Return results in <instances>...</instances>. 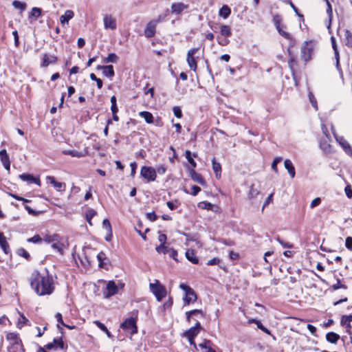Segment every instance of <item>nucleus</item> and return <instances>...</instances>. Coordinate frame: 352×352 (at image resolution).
I'll list each match as a JSON object with an SVG mask.
<instances>
[{
  "mask_svg": "<svg viewBox=\"0 0 352 352\" xmlns=\"http://www.w3.org/2000/svg\"><path fill=\"white\" fill-rule=\"evenodd\" d=\"M30 285L38 296L50 295L55 289L53 276L47 272L45 274L33 273L30 278Z\"/></svg>",
  "mask_w": 352,
  "mask_h": 352,
  "instance_id": "f257e3e1",
  "label": "nucleus"
},
{
  "mask_svg": "<svg viewBox=\"0 0 352 352\" xmlns=\"http://www.w3.org/2000/svg\"><path fill=\"white\" fill-rule=\"evenodd\" d=\"M273 21L278 32L285 39L290 41V46L295 44V41L293 39L292 35L287 32V27L282 23V18L279 15L274 16Z\"/></svg>",
  "mask_w": 352,
  "mask_h": 352,
  "instance_id": "f03ea898",
  "label": "nucleus"
},
{
  "mask_svg": "<svg viewBox=\"0 0 352 352\" xmlns=\"http://www.w3.org/2000/svg\"><path fill=\"white\" fill-rule=\"evenodd\" d=\"M150 289L155 295L158 301H161L166 295V288L162 285L159 280H155V283L150 284Z\"/></svg>",
  "mask_w": 352,
  "mask_h": 352,
  "instance_id": "7ed1b4c3",
  "label": "nucleus"
},
{
  "mask_svg": "<svg viewBox=\"0 0 352 352\" xmlns=\"http://www.w3.org/2000/svg\"><path fill=\"white\" fill-rule=\"evenodd\" d=\"M179 288L185 292V296L184 297L185 304L188 305L196 301L197 295L190 287L184 283H181Z\"/></svg>",
  "mask_w": 352,
  "mask_h": 352,
  "instance_id": "20e7f679",
  "label": "nucleus"
},
{
  "mask_svg": "<svg viewBox=\"0 0 352 352\" xmlns=\"http://www.w3.org/2000/svg\"><path fill=\"white\" fill-rule=\"evenodd\" d=\"M163 20L161 15L158 16L157 19L149 21L144 30V36L146 38H151L155 36L156 32L157 25Z\"/></svg>",
  "mask_w": 352,
  "mask_h": 352,
  "instance_id": "39448f33",
  "label": "nucleus"
},
{
  "mask_svg": "<svg viewBox=\"0 0 352 352\" xmlns=\"http://www.w3.org/2000/svg\"><path fill=\"white\" fill-rule=\"evenodd\" d=\"M120 328L129 331L131 334L136 333L138 327L136 326V319L133 317H130L126 319L121 324Z\"/></svg>",
  "mask_w": 352,
  "mask_h": 352,
  "instance_id": "423d86ee",
  "label": "nucleus"
},
{
  "mask_svg": "<svg viewBox=\"0 0 352 352\" xmlns=\"http://www.w3.org/2000/svg\"><path fill=\"white\" fill-rule=\"evenodd\" d=\"M333 134L336 142L342 148L345 153L352 157V146L349 142L344 137L338 135L334 131H333Z\"/></svg>",
  "mask_w": 352,
  "mask_h": 352,
  "instance_id": "0eeeda50",
  "label": "nucleus"
},
{
  "mask_svg": "<svg viewBox=\"0 0 352 352\" xmlns=\"http://www.w3.org/2000/svg\"><path fill=\"white\" fill-rule=\"evenodd\" d=\"M140 175L147 182H153L157 177L155 169L151 166H142L140 170Z\"/></svg>",
  "mask_w": 352,
  "mask_h": 352,
  "instance_id": "6e6552de",
  "label": "nucleus"
},
{
  "mask_svg": "<svg viewBox=\"0 0 352 352\" xmlns=\"http://www.w3.org/2000/svg\"><path fill=\"white\" fill-rule=\"evenodd\" d=\"M200 329V323L199 321H197L195 325L190 329H189L187 331L185 332L184 336L188 338L190 344L191 345H194L196 347V344L194 342V338L197 336Z\"/></svg>",
  "mask_w": 352,
  "mask_h": 352,
  "instance_id": "1a4fd4ad",
  "label": "nucleus"
},
{
  "mask_svg": "<svg viewBox=\"0 0 352 352\" xmlns=\"http://www.w3.org/2000/svg\"><path fill=\"white\" fill-rule=\"evenodd\" d=\"M198 48H192L187 53L186 61L190 68L194 72L197 71V61L195 57V54L197 52Z\"/></svg>",
  "mask_w": 352,
  "mask_h": 352,
  "instance_id": "9d476101",
  "label": "nucleus"
},
{
  "mask_svg": "<svg viewBox=\"0 0 352 352\" xmlns=\"http://www.w3.org/2000/svg\"><path fill=\"white\" fill-rule=\"evenodd\" d=\"M103 25L105 30H115L117 28L116 19L111 14L103 16Z\"/></svg>",
  "mask_w": 352,
  "mask_h": 352,
  "instance_id": "9b49d317",
  "label": "nucleus"
},
{
  "mask_svg": "<svg viewBox=\"0 0 352 352\" xmlns=\"http://www.w3.org/2000/svg\"><path fill=\"white\" fill-rule=\"evenodd\" d=\"M188 4L183 2H173L170 6V12L173 14L178 16L182 14L185 10H188Z\"/></svg>",
  "mask_w": 352,
  "mask_h": 352,
  "instance_id": "f8f14e48",
  "label": "nucleus"
},
{
  "mask_svg": "<svg viewBox=\"0 0 352 352\" xmlns=\"http://www.w3.org/2000/svg\"><path fill=\"white\" fill-rule=\"evenodd\" d=\"M67 242L63 237L58 234V239L52 243V248L59 252L60 254H63L64 250L67 248Z\"/></svg>",
  "mask_w": 352,
  "mask_h": 352,
  "instance_id": "ddd939ff",
  "label": "nucleus"
},
{
  "mask_svg": "<svg viewBox=\"0 0 352 352\" xmlns=\"http://www.w3.org/2000/svg\"><path fill=\"white\" fill-rule=\"evenodd\" d=\"M118 292V288L115 282L110 280L107 283L106 290L104 292V296L106 298L116 294Z\"/></svg>",
  "mask_w": 352,
  "mask_h": 352,
  "instance_id": "4468645a",
  "label": "nucleus"
},
{
  "mask_svg": "<svg viewBox=\"0 0 352 352\" xmlns=\"http://www.w3.org/2000/svg\"><path fill=\"white\" fill-rule=\"evenodd\" d=\"M46 180L52 185H53L55 189L58 192H63L66 189L65 183L56 181L54 177L53 176H47Z\"/></svg>",
  "mask_w": 352,
  "mask_h": 352,
  "instance_id": "2eb2a0df",
  "label": "nucleus"
},
{
  "mask_svg": "<svg viewBox=\"0 0 352 352\" xmlns=\"http://www.w3.org/2000/svg\"><path fill=\"white\" fill-rule=\"evenodd\" d=\"M0 160L5 169L8 171H10V161L9 155L6 149H2L0 151Z\"/></svg>",
  "mask_w": 352,
  "mask_h": 352,
  "instance_id": "dca6fc26",
  "label": "nucleus"
},
{
  "mask_svg": "<svg viewBox=\"0 0 352 352\" xmlns=\"http://www.w3.org/2000/svg\"><path fill=\"white\" fill-rule=\"evenodd\" d=\"M19 178L23 182H26L28 184H36L38 186H41V180L38 177H34L32 175L23 173L19 175Z\"/></svg>",
  "mask_w": 352,
  "mask_h": 352,
  "instance_id": "f3484780",
  "label": "nucleus"
},
{
  "mask_svg": "<svg viewBox=\"0 0 352 352\" xmlns=\"http://www.w3.org/2000/svg\"><path fill=\"white\" fill-rule=\"evenodd\" d=\"M186 314L188 322H190L191 319H193L197 322L198 321L197 318H201L204 317L203 311L200 309H194L186 312Z\"/></svg>",
  "mask_w": 352,
  "mask_h": 352,
  "instance_id": "a211bd4d",
  "label": "nucleus"
},
{
  "mask_svg": "<svg viewBox=\"0 0 352 352\" xmlns=\"http://www.w3.org/2000/svg\"><path fill=\"white\" fill-rule=\"evenodd\" d=\"M312 50L310 46L305 43L301 49V57L305 61H308L311 56Z\"/></svg>",
  "mask_w": 352,
  "mask_h": 352,
  "instance_id": "6ab92c4d",
  "label": "nucleus"
},
{
  "mask_svg": "<svg viewBox=\"0 0 352 352\" xmlns=\"http://www.w3.org/2000/svg\"><path fill=\"white\" fill-rule=\"evenodd\" d=\"M97 68L98 69H102L103 75L107 77L112 78L115 75L112 65L98 66Z\"/></svg>",
  "mask_w": 352,
  "mask_h": 352,
  "instance_id": "aec40b11",
  "label": "nucleus"
},
{
  "mask_svg": "<svg viewBox=\"0 0 352 352\" xmlns=\"http://www.w3.org/2000/svg\"><path fill=\"white\" fill-rule=\"evenodd\" d=\"M74 16V13L71 10H67L65 12L64 14L61 15L60 17V23L63 25L65 24H67L69 21L72 19Z\"/></svg>",
  "mask_w": 352,
  "mask_h": 352,
  "instance_id": "412c9836",
  "label": "nucleus"
},
{
  "mask_svg": "<svg viewBox=\"0 0 352 352\" xmlns=\"http://www.w3.org/2000/svg\"><path fill=\"white\" fill-rule=\"evenodd\" d=\"M0 247L6 254L10 252L9 245L3 232H0Z\"/></svg>",
  "mask_w": 352,
  "mask_h": 352,
  "instance_id": "4be33fe9",
  "label": "nucleus"
},
{
  "mask_svg": "<svg viewBox=\"0 0 352 352\" xmlns=\"http://www.w3.org/2000/svg\"><path fill=\"white\" fill-rule=\"evenodd\" d=\"M190 176L193 181L197 182L198 184L202 186L206 185V182L202 176L199 173H196L195 170L192 169L190 170Z\"/></svg>",
  "mask_w": 352,
  "mask_h": 352,
  "instance_id": "5701e85b",
  "label": "nucleus"
},
{
  "mask_svg": "<svg viewBox=\"0 0 352 352\" xmlns=\"http://www.w3.org/2000/svg\"><path fill=\"white\" fill-rule=\"evenodd\" d=\"M285 168L287 170L288 173L291 176L292 178H294L296 175L295 168L292 162V161L289 159H287L284 162Z\"/></svg>",
  "mask_w": 352,
  "mask_h": 352,
  "instance_id": "b1692460",
  "label": "nucleus"
},
{
  "mask_svg": "<svg viewBox=\"0 0 352 352\" xmlns=\"http://www.w3.org/2000/svg\"><path fill=\"white\" fill-rule=\"evenodd\" d=\"M62 153L64 155H70L72 157H78V158L82 157L85 156V154L82 151H78L76 150L65 149V150H63Z\"/></svg>",
  "mask_w": 352,
  "mask_h": 352,
  "instance_id": "393cba45",
  "label": "nucleus"
},
{
  "mask_svg": "<svg viewBox=\"0 0 352 352\" xmlns=\"http://www.w3.org/2000/svg\"><path fill=\"white\" fill-rule=\"evenodd\" d=\"M56 346V348L64 349H65V344L62 340L61 338H54L53 343H50L47 344V349H51L54 347V346Z\"/></svg>",
  "mask_w": 352,
  "mask_h": 352,
  "instance_id": "a878e982",
  "label": "nucleus"
},
{
  "mask_svg": "<svg viewBox=\"0 0 352 352\" xmlns=\"http://www.w3.org/2000/svg\"><path fill=\"white\" fill-rule=\"evenodd\" d=\"M6 338L9 342L10 345L21 342V340L18 336V334L15 333H8L6 336Z\"/></svg>",
  "mask_w": 352,
  "mask_h": 352,
  "instance_id": "bb28decb",
  "label": "nucleus"
},
{
  "mask_svg": "<svg viewBox=\"0 0 352 352\" xmlns=\"http://www.w3.org/2000/svg\"><path fill=\"white\" fill-rule=\"evenodd\" d=\"M186 258L193 264H197L199 259L196 256L195 252L193 250H188L186 252Z\"/></svg>",
  "mask_w": 352,
  "mask_h": 352,
  "instance_id": "cd10ccee",
  "label": "nucleus"
},
{
  "mask_svg": "<svg viewBox=\"0 0 352 352\" xmlns=\"http://www.w3.org/2000/svg\"><path fill=\"white\" fill-rule=\"evenodd\" d=\"M291 47L292 46H289V47L287 50L289 55L290 56V58H289V60L288 62V65H289V68L291 69L292 76L294 77V76H295V74H294V67L297 64V61L296 60V58L294 56H293L292 55V54H291V50H290V47Z\"/></svg>",
  "mask_w": 352,
  "mask_h": 352,
  "instance_id": "c85d7f7f",
  "label": "nucleus"
},
{
  "mask_svg": "<svg viewBox=\"0 0 352 352\" xmlns=\"http://www.w3.org/2000/svg\"><path fill=\"white\" fill-rule=\"evenodd\" d=\"M212 169L215 173V176L217 178H220L221 173V164L216 162L215 158H213L212 160Z\"/></svg>",
  "mask_w": 352,
  "mask_h": 352,
  "instance_id": "c756f323",
  "label": "nucleus"
},
{
  "mask_svg": "<svg viewBox=\"0 0 352 352\" xmlns=\"http://www.w3.org/2000/svg\"><path fill=\"white\" fill-rule=\"evenodd\" d=\"M352 322V315L343 316L341 319V324L347 330L351 328V322Z\"/></svg>",
  "mask_w": 352,
  "mask_h": 352,
  "instance_id": "7c9ffc66",
  "label": "nucleus"
},
{
  "mask_svg": "<svg viewBox=\"0 0 352 352\" xmlns=\"http://www.w3.org/2000/svg\"><path fill=\"white\" fill-rule=\"evenodd\" d=\"M248 323L249 324H252V323H254L257 325V327L261 329V331H263V332H265V333L267 334H269L270 335L271 334V332L270 330H268L266 327H265L262 324L261 322L256 320V319H254V318H251L248 320Z\"/></svg>",
  "mask_w": 352,
  "mask_h": 352,
  "instance_id": "2f4dec72",
  "label": "nucleus"
},
{
  "mask_svg": "<svg viewBox=\"0 0 352 352\" xmlns=\"http://www.w3.org/2000/svg\"><path fill=\"white\" fill-rule=\"evenodd\" d=\"M139 115L141 118H144L147 123H153L154 118L151 113L148 111H141L139 113Z\"/></svg>",
  "mask_w": 352,
  "mask_h": 352,
  "instance_id": "473e14b6",
  "label": "nucleus"
},
{
  "mask_svg": "<svg viewBox=\"0 0 352 352\" xmlns=\"http://www.w3.org/2000/svg\"><path fill=\"white\" fill-rule=\"evenodd\" d=\"M231 14V9L226 5L222 6L219 11V15L223 19H227Z\"/></svg>",
  "mask_w": 352,
  "mask_h": 352,
  "instance_id": "72a5a7b5",
  "label": "nucleus"
},
{
  "mask_svg": "<svg viewBox=\"0 0 352 352\" xmlns=\"http://www.w3.org/2000/svg\"><path fill=\"white\" fill-rule=\"evenodd\" d=\"M326 339L328 342L336 344L340 339V336L334 332H329L326 335Z\"/></svg>",
  "mask_w": 352,
  "mask_h": 352,
  "instance_id": "f704fd0d",
  "label": "nucleus"
},
{
  "mask_svg": "<svg viewBox=\"0 0 352 352\" xmlns=\"http://www.w3.org/2000/svg\"><path fill=\"white\" fill-rule=\"evenodd\" d=\"M56 60H57V58L56 56H49L45 54L43 58L42 66L47 67L50 64L55 63L56 61Z\"/></svg>",
  "mask_w": 352,
  "mask_h": 352,
  "instance_id": "c9c22d12",
  "label": "nucleus"
},
{
  "mask_svg": "<svg viewBox=\"0 0 352 352\" xmlns=\"http://www.w3.org/2000/svg\"><path fill=\"white\" fill-rule=\"evenodd\" d=\"M320 147L326 153H330L332 152L331 146L327 140L321 141L320 143Z\"/></svg>",
  "mask_w": 352,
  "mask_h": 352,
  "instance_id": "e433bc0d",
  "label": "nucleus"
},
{
  "mask_svg": "<svg viewBox=\"0 0 352 352\" xmlns=\"http://www.w3.org/2000/svg\"><path fill=\"white\" fill-rule=\"evenodd\" d=\"M211 345V342L208 340H204L201 343L199 344V347L206 349V352H215V351L212 349Z\"/></svg>",
  "mask_w": 352,
  "mask_h": 352,
  "instance_id": "4c0bfd02",
  "label": "nucleus"
},
{
  "mask_svg": "<svg viewBox=\"0 0 352 352\" xmlns=\"http://www.w3.org/2000/svg\"><path fill=\"white\" fill-rule=\"evenodd\" d=\"M220 34L225 37L230 36L232 34L230 28L226 25H221L220 27Z\"/></svg>",
  "mask_w": 352,
  "mask_h": 352,
  "instance_id": "58836bf2",
  "label": "nucleus"
},
{
  "mask_svg": "<svg viewBox=\"0 0 352 352\" xmlns=\"http://www.w3.org/2000/svg\"><path fill=\"white\" fill-rule=\"evenodd\" d=\"M97 259L99 262V267L101 268H105L107 263L104 261L107 259L106 255L103 252H100L97 255Z\"/></svg>",
  "mask_w": 352,
  "mask_h": 352,
  "instance_id": "ea45409f",
  "label": "nucleus"
},
{
  "mask_svg": "<svg viewBox=\"0 0 352 352\" xmlns=\"http://www.w3.org/2000/svg\"><path fill=\"white\" fill-rule=\"evenodd\" d=\"M8 350L10 352H22L23 351V345L21 342L13 344L8 346Z\"/></svg>",
  "mask_w": 352,
  "mask_h": 352,
  "instance_id": "a19ab883",
  "label": "nucleus"
},
{
  "mask_svg": "<svg viewBox=\"0 0 352 352\" xmlns=\"http://www.w3.org/2000/svg\"><path fill=\"white\" fill-rule=\"evenodd\" d=\"M12 6L14 7V8L19 10L21 13H22L26 9V3L17 0L12 1Z\"/></svg>",
  "mask_w": 352,
  "mask_h": 352,
  "instance_id": "79ce46f5",
  "label": "nucleus"
},
{
  "mask_svg": "<svg viewBox=\"0 0 352 352\" xmlns=\"http://www.w3.org/2000/svg\"><path fill=\"white\" fill-rule=\"evenodd\" d=\"M259 194V190L254 188V185L252 184L250 187V190L248 192V198L250 199H253L256 197V196Z\"/></svg>",
  "mask_w": 352,
  "mask_h": 352,
  "instance_id": "37998d69",
  "label": "nucleus"
},
{
  "mask_svg": "<svg viewBox=\"0 0 352 352\" xmlns=\"http://www.w3.org/2000/svg\"><path fill=\"white\" fill-rule=\"evenodd\" d=\"M94 323L100 329H101L102 331H104L107 336L109 337V338H111V333L109 331V330L107 329V328L105 327V325L100 322V321L98 320H95L94 322Z\"/></svg>",
  "mask_w": 352,
  "mask_h": 352,
  "instance_id": "c03bdc74",
  "label": "nucleus"
},
{
  "mask_svg": "<svg viewBox=\"0 0 352 352\" xmlns=\"http://www.w3.org/2000/svg\"><path fill=\"white\" fill-rule=\"evenodd\" d=\"M344 37L346 45L349 47H352V33L349 30H346L344 31Z\"/></svg>",
  "mask_w": 352,
  "mask_h": 352,
  "instance_id": "a18cd8bd",
  "label": "nucleus"
},
{
  "mask_svg": "<svg viewBox=\"0 0 352 352\" xmlns=\"http://www.w3.org/2000/svg\"><path fill=\"white\" fill-rule=\"evenodd\" d=\"M198 207L201 209H206L208 210H212L213 205L208 201H201L198 204Z\"/></svg>",
  "mask_w": 352,
  "mask_h": 352,
  "instance_id": "49530a36",
  "label": "nucleus"
},
{
  "mask_svg": "<svg viewBox=\"0 0 352 352\" xmlns=\"http://www.w3.org/2000/svg\"><path fill=\"white\" fill-rule=\"evenodd\" d=\"M118 60V56L114 53H111L108 55L107 58L104 59V63H117Z\"/></svg>",
  "mask_w": 352,
  "mask_h": 352,
  "instance_id": "de8ad7c7",
  "label": "nucleus"
},
{
  "mask_svg": "<svg viewBox=\"0 0 352 352\" xmlns=\"http://www.w3.org/2000/svg\"><path fill=\"white\" fill-rule=\"evenodd\" d=\"M57 239H58V234L45 235L43 238V241H44L45 242H46L47 243H50L51 245L53 242H54V241H56Z\"/></svg>",
  "mask_w": 352,
  "mask_h": 352,
  "instance_id": "09e8293b",
  "label": "nucleus"
},
{
  "mask_svg": "<svg viewBox=\"0 0 352 352\" xmlns=\"http://www.w3.org/2000/svg\"><path fill=\"white\" fill-rule=\"evenodd\" d=\"M185 157L187 159L188 162L191 164L193 168H195L197 166L196 162L191 157V152L190 151H186L185 152Z\"/></svg>",
  "mask_w": 352,
  "mask_h": 352,
  "instance_id": "8fccbe9b",
  "label": "nucleus"
},
{
  "mask_svg": "<svg viewBox=\"0 0 352 352\" xmlns=\"http://www.w3.org/2000/svg\"><path fill=\"white\" fill-rule=\"evenodd\" d=\"M155 250L160 254L162 253L166 254H168V252H169L170 248H168L165 245H160L155 248Z\"/></svg>",
  "mask_w": 352,
  "mask_h": 352,
  "instance_id": "3c124183",
  "label": "nucleus"
},
{
  "mask_svg": "<svg viewBox=\"0 0 352 352\" xmlns=\"http://www.w3.org/2000/svg\"><path fill=\"white\" fill-rule=\"evenodd\" d=\"M96 214V212L93 210V209H90L87 211V214H86V219H87V221H88V223H89V225H91V219Z\"/></svg>",
  "mask_w": 352,
  "mask_h": 352,
  "instance_id": "603ef678",
  "label": "nucleus"
},
{
  "mask_svg": "<svg viewBox=\"0 0 352 352\" xmlns=\"http://www.w3.org/2000/svg\"><path fill=\"white\" fill-rule=\"evenodd\" d=\"M103 227L107 230L108 233H110V236H112V230L109 221L107 219H105L102 221Z\"/></svg>",
  "mask_w": 352,
  "mask_h": 352,
  "instance_id": "864d4df0",
  "label": "nucleus"
},
{
  "mask_svg": "<svg viewBox=\"0 0 352 352\" xmlns=\"http://www.w3.org/2000/svg\"><path fill=\"white\" fill-rule=\"evenodd\" d=\"M282 160L281 157H276L274 159V161L272 164V168L274 172L278 173L277 164L280 162Z\"/></svg>",
  "mask_w": 352,
  "mask_h": 352,
  "instance_id": "5fc2aeb1",
  "label": "nucleus"
},
{
  "mask_svg": "<svg viewBox=\"0 0 352 352\" xmlns=\"http://www.w3.org/2000/svg\"><path fill=\"white\" fill-rule=\"evenodd\" d=\"M43 241V238H41L39 235L36 234L32 238L28 239V242L34 243H39Z\"/></svg>",
  "mask_w": 352,
  "mask_h": 352,
  "instance_id": "6e6d98bb",
  "label": "nucleus"
},
{
  "mask_svg": "<svg viewBox=\"0 0 352 352\" xmlns=\"http://www.w3.org/2000/svg\"><path fill=\"white\" fill-rule=\"evenodd\" d=\"M309 98L310 102H311V105L313 106V107L315 109V110H318L317 101L312 93L310 92L309 94Z\"/></svg>",
  "mask_w": 352,
  "mask_h": 352,
  "instance_id": "4d7b16f0",
  "label": "nucleus"
},
{
  "mask_svg": "<svg viewBox=\"0 0 352 352\" xmlns=\"http://www.w3.org/2000/svg\"><path fill=\"white\" fill-rule=\"evenodd\" d=\"M17 254L19 256H23L26 259H28L30 258L29 253L24 248H19L17 250Z\"/></svg>",
  "mask_w": 352,
  "mask_h": 352,
  "instance_id": "13d9d810",
  "label": "nucleus"
},
{
  "mask_svg": "<svg viewBox=\"0 0 352 352\" xmlns=\"http://www.w3.org/2000/svg\"><path fill=\"white\" fill-rule=\"evenodd\" d=\"M332 288L334 290H337V289H340V288L344 289H346L347 287L345 285L341 284L340 281V279H338L337 280V283L332 285Z\"/></svg>",
  "mask_w": 352,
  "mask_h": 352,
  "instance_id": "bf43d9fd",
  "label": "nucleus"
},
{
  "mask_svg": "<svg viewBox=\"0 0 352 352\" xmlns=\"http://www.w3.org/2000/svg\"><path fill=\"white\" fill-rule=\"evenodd\" d=\"M173 111L174 113V115L177 118H181L182 117V110H181L180 107H174L173 108Z\"/></svg>",
  "mask_w": 352,
  "mask_h": 352,
  "instance_id": "052dcab7",
  "label": "nucleus"
},
{
  "mask_svg": "<svg viewBox=\"0 0 352 352\" xmlns=\"http://www.w3.org/2000/svg\"><path fill=\"white\" fill-rule=\"evenodd\" d=\"M41 14V10L40 8H33L32 9L31 14L32 16H35L36 18H38V16H40Z\"/></svg>",
  "mask_w": 352,
  "mask_h": 352,
  "instance_id": "680f3d73",
  "label": "nucleus"
},
{
  "mask_svg": "<svg viewBox=\"0 0 352 352\" xmlns=\"http://www.w3.org/2000/svg\"><path fill=\"white\" fill-rule=\"evenodd\" d=\"M345 246L348 250H349L351 251L352 250V237L351 236L346 237V241H345Z\"/></svg>",
  "mask_w": 352,
  "mask_h": 352,
  "instance_id": "e2e57ef3",
  "label": "nucleus"
},
{
  "mask_svg": "<svg viewBox=\"0 0 352 352\" xmlns=\"http://www.w3.org/2000/svg\"><path fill=\"white\" fill-rule=\"evenodd\" d=\"M220 259L219 258H213L207 262L208 265H217L220 263Z\"/></svg>",
  "mask_w": 352,
  "mask_h": 352,
  "instance_id": "0e129e2a",
  "label": "nucleus"
},
{
  "mask_svg": "<svg viewBox=\"0 0 352 352\" xmlns=\"http://www.w3.org/2000/svg\"><path fill=\"white\" fill-rule=\"evenodd\" d=\"M344 192L348 198H352V188L350 185H347L344 188Z\"/></svg>",
  "mask_w": 352,
  "mask_h": 352,
  "instance_id": "69168bd1",
  "label": "nucleus"
},
{
  "mask_svg": "<svg viewBox=\"0 0 352 352\" xmlns=\"http://www.w3.org/2000/svg\"><path fill=\"white\" fill-rule=\"evenodd\" d=\"M320 202H321L320 198H319V197L315 198L314 199H313L311 201L310 207L311 208H314L318 206V205H320Z\"/></svg>",
  "mask_w": 352,
  "mask_h": 352,
  "instance_id": "338daca9",
  "label": "nucleus"
},
{
  "mask_svg": "<svg viewBox=\"0 0 352 352\" xmlns=\"http://www.w3.org/2000/svg\"><path fill=\"white\" fill-rule=\"evenodd\" d=\"M156 173H159L160 175H164L166 171V168L164 165H160L156 168Z\"/></svg>",
  "mask_w": 352,
  "mask_h": 352,
  "instance_id": "774afa93",
  "label": "nucleus"
}]
</instances>
